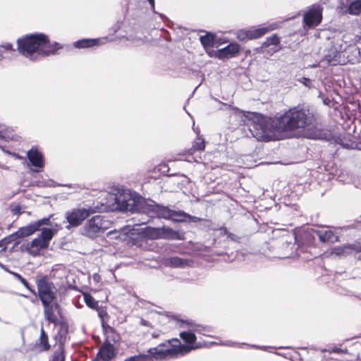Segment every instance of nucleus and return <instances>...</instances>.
Returning a JSON list of instances; mask_svg holds the SVG:
<instances>
[{
  "mask_svg": "<svg viewBox=\"0 0 361 361\" xmlns=\"http://www.w3.org/2000/svg\"><path fill=\"white\" fill-rule=\"evenodd\" d=\"M200 40L204 49L212 48L214 46V35L210 32L201 36Z\"/></svg>",
  "mask_w": 361,
  "mask_h": 361,
  "instance_id": "a878e982",
  "label": "nucleus"
},
{
  "mask_svg": "<svg viewBox=\"0 0 361 361\" xmlns=\"http://www.w3.org/2000/svg\"><path fill=\"white\" fill-rule=\"evenodd\" d=\"M169 264L171 267H184L189 264V261L182 259L179 257H171L168 259Z\"/></svg>",
  "mask_w": 361,
  "mask_h": 361,
  "instance_id": "c85d7f7f",
  "label": "nucleus"
},
{
  "mask_svg": "<svg viewBox=\"0 0 361 361\" xmlns=\"http://www.w3.org/2000/svg\"><path fill=\"white\" fill-rule=\"evenodd\" d=\"M144 235L149 239H160L159 228L147 227L143 231Z\"/></svg>",
  "mask_w": 361,
  "mask_h": 361,
  "instance_id": "c756f323",
  "label": "nucleus"
},
{
  "mask_svg": "<svg viewBox=\"0 0 361 361\" xmlns=\"http://www.w3.org/2000/svg\"><path fill=\"white\" fill-rule=\"evenodd\" d=\"M205 149L204 140L200 137H197L192 142V147L188 149L185 154L189 155L194 154L196 152H202Z\"/></svg>",
  "mask_w": 361,
  "mask_h": 361,
  "instance_id": "412c9836",
  "label": "nucleus"
},
{
  "mask_svg": "<svg viewBox=\"0 0 361 361\" xmlns=\"http://www.w3.org/2000/svg\"><path fill=\"white\" fill-rule=\"evenodd\" d=\"M348 51L352 56L348 55V61L351 63H359L361 61L360 50L357 47H350Z\"/></svg>",
  "mask_w": 361,
  "mask_h": 361,
  "instance_id": "bb28decb",
  "label": "nucleus"
},
{
  "mask_svg": "<svg viewBox=\"0 0 361 361\" xmlns=\"http://www.w3.org/2000/svg\"><path fill=\"white\" fill-rule=\"evenodd\" d=\"M35 283L37 297L43 307L44 319L56 326V323L59 322V317H64L61 307L56 302L58 289L47 275L37 276Z\"/></svg>",
  "mask_w": 361,
  "mask_h": 361,
  "instance_id": "f03ea898",
  "label": "nucleus"
},
{
  "mask_svg": "<svg viewBox=\"0 0 361 361\" xmlns=\"http://www.w3.org/2000/svg\"><path fill=\"white\" fill-rule=\"evenodd\" d=\"M51 345L49 341V335L43 326L40 329V335L36 342L30 347V350L35 353H42L49 351Z\"/></svg>",
  "mask_w": 361,
  "mask_h": 361,
  "instance_id": "ddd939ff",
  "label": "nucleus"
},
{
  "mask_svg": "<svg viewBox=\"0 0 361 361\" xmlns=\"http://www.w3.org/2000/svg\"><path fill=\"white\" fill-rule=\"evenodd\" d=\"M140 207L142 212L147 214L150 217L171 219L173 221L181 222L185 221L187 216H189V214L183 211H175L168 207L156 204L154 202L151 203L141 202Z\"/></svg>",
  "mask_w": 361,
  "mask_h": 361,
  "instance_id": "39448f33",
  "label": "nucleus"
},
{
  "mask_svg": "<svg viewBox=\"0 0 361 361\" xmlns=\"http://www.w3.org/2000/svg\"><path fill=\"white\" fill-rule=\"evenodd\" d=\"M275 28L276 27L274 25H270L267 27H262L258 28H252L248 30L241 29L237 32L236 37L240 42L256 39L263 37L268 32L274 30Z\"/></svg>",
  "mask_w": 361,
  "mask_h": 361,
  "instance_id": "9b49d317",
  "label": "nucleus"
},
{
  "mask_svg": "<svg viewBox=\"0 0 361 361\" xmlns=\"http://www.w3.org/2000/svg\"><path fill=\"white\" fill-rule=\"evenodd\" d=\"M298 81L306 87H310L312 85L311 80L306 77H302Z\"/></svg>",
  "mask_w": 361,
  "mask_h": 361,
  "instance_id": "f704fd0d",
  "label": "nucleus"
},
{
  "mask_svg": "<svg viewBox=\"0 0 361 361\" xmlns=\"http://www.w3.org/2000/svg\"><path fill=\"white\" fill-rule=\"evenodd\" d=\"M54 235V232L52 229L43 228L40 235L25 244V250L32 257L40 255L41 250L49 247Z\"/></svg>",
  "mask_w": 361,
  "mask_h": 361,
  "instance_id": "423d86ee",
  "label": "nucleus"
},
{
  "mask_svg": "<svg viewBox=\"0 0 361 361\" xmlns=\"http://www.w3.org/2000/svg\"><path fill=\"white\" fill-rule=\"evenodd\" d=\"M53 361H65L64 345H59V350L54 353Z\"/></svg>",
  "mask_w": 361,
  "mask_h": 361,
  "instance_id": "473e14b6",
  "label": "nucleus"
},
{
  "mask_svg": "<svg viewBox=\"0 0 361 361\" xmlns=\"http://www.w3.org/2000/svg\"><path fill=\"white\" fill-rule=\"evenodd\" d=\"M317 118L308 106L298 105L271 121L272 128L277 132H292L313 126Z\"/></svg>",
  "mask_w": 361,
  "mask_h": 361,
  "instance_id": "f257e3e1",
  "label": "nucleus"
},
{
  "mask_svg": "<svg viewBox=\"0 0 361 361\" xmlns=\"http://www.w3.org/2000/svg\"><path fill=\"white\" fill-rule=\"evenodd\" d=\"M323 7L319 4H314L303 15L302 27L305 30L314 29L322 21Z\"/></svg>",
  "mask_w": 361,
  "mask_h": 361,
  "instance_id": "1a4fd4ad",
  "label": "nucleus"
},
{
  "mask_svg": "<svg viewBox=\"0 0 361 361\" xmlns=\"http://www.w3.org/2000/svg\"><path fill=\"white\" fill-rule=\"evenodd\" d=\"M62 48L63 46L58 42L51 43L49 36L44 33L25 35L17 40L18 51L27 57L35 53L49 56Z\"/></svg>",
  "mask_w": 361,
  "mask_h": 361,
  "instance_id": "7ed1b4c3",
  "label": "nucleus"
},
{
  "mask_svg": "<svg viewBox=\"0 0 361 361\" xmlns=\"http://www.w3.org/2000/svg\"><path fill=\"white\" fill-rule=\"evenodd\" d=\"M84 301L86 305L92 310H97V308L100 306L99 305V301L96 300L92 295L89 293H83Z\"/></svg>",
  "mask_w": 361,
  "mask_h": 361,
  "instance_id": "cd10ccee",
  "label": "nucleus"
},
{
  "mask_svg": "<svg viewBox=\"0 0 361 361\" xmlns=\"http://www.w3.org/2000/svg\"><path fill=\"white\" fill-rule=\"evenodd\" d=\"M152 337L153 338H157L158 337V334H152Z\"/></svg>",
  "mask_w": 361,
  "mask_h": 361,
  "instance_id": "ea45409f",
  "label": "nucleus"
},
{
  "mask_svg": "<svg viewBox=\"0 0 361 361\" xmlns=\"http://www.w3.org/2000/svg\"><path fill=\"white\" fill-rule=\"evenodd\" d=\"M96 211L92 207L86 208H73L66 212V219L68 223L72 227H77Z\"/></svg>",
  "mask_w": 361,
  "mask_h": 361,
  "instance_id": "f8f14e48",
  "label": "nucleus"
},
{
  "mask_svg": "<svg viewBox=\"0 0 361 361\" xmlns=\"http://www.w3.org/2000/svg\"><path fill=\"white\" fill-rule=\"evenodd\" d=\"M240 51V45L236 42H231L226 47L219 49L216 52V56L219 59L234 57Z\"/></svg>",
  "mask_w": 361,
  "mask_h": 361,
  "instance_id": "dca6fc26",
  "label": "nucleus"
},
{
  "mask_svg": "<svg viewBox=\"0 0 361 361\" xmlns=\"http://www.w3.org/2000/svg\"><path fill=\"white\" fill-rule=\"evenodd\" d=\"M1 47L7 51H16V49L13 48V45L11 43H5V44L1 45Z\"/></svg>",
  "mask_w": 361,
  "mask_h": 361,
  "instance_id": "c9c22d12",
  "label": "nucleus"
},
{
  "mask_svg": "<svg viewBox=\"0 0 361 361\" xmlns=\"http://www.w3.org/2000/svg\"><path fill=\"white\" fill-rule=\"evenodd\" d=\"M185 323H190V321L180 320L178 326L180 328L185 329L180 333V338L186 343L181 344L178 338H172L159 343L162 350H169L173 353L166 357V360L177 358L179 355H185L191 350L202 348L203 345L200 343H196L197 337L195 331L190 330L189 326H183Z\"/></svg>",
  "mask_w": 361,
  "mask_h": 361,
  "instance_id": "20e7f679",
  "label": "nucleus"
},
{
  "mask_svg": "<svg viewBox=\"0 0 361 361\" xmlns=\"http://www.w3.org/2000/svg\"><path fill=\"white\" fill-rule=\"evenodd\" d=\"M161 345H157L150 348L147 350V354L140 353L137 355L130 356L123 361H163L166 360V357L171 355L173 352L169 350H162Z\"/></svg>",
  "mask_w": 361,
  "mask_h": 361,
  "instance_id": "9d476101",
  "label": "nucleus"
},
{
  "mask_svg": "<svg viewBox=\"0 0 361 361\" xmlns=\"http://www.w3.org/2000/svg\"><path fill=\"white\" fill-rule=\"evenodd\" d=\"M37 231V227L33 223L27 226L20 228L16 233L12 235V236L15 235L18 238H23L33 234Z\"/></svg>",
  "mask_w": 361,
  "mask_h": 361,
  "instance_id": "4be33fe9",
  "label": "nucleus"
},
{
  "mask_svg": "<svg viewBox=\"0 0 361 361\" xmlns=\"http://www.w3.org/2000/svg\"><path fill=\"white\" fill-rule=\"evenodd\" d=\"M280 42L279 36L277 34H273L271 36L266 38L265 41L262 42L260 49L264 52L269 47L274 46V47L271 48V51L276 53L282 49L280 46Z\"/></svg>",
  "mask_w": 361,
  "mask_h": 361,
  "instance_id": "f3484780",
  "label": "nucleus"
},
{
  "mask_svg": "<svg viewBox=\"0 0 361 361\" xmlns=\"http://www.w3.org/2000/svg\"><path fill=\"white\" fill-rule=\"evenodd\" d=\"M317 235L322 243H334L336 236L332 231H317Z\"/></svg>",
  "mask_w": 361,
  "mask_h": 361,
  "instance_id": "393cba45",
  "label": "nucleus"
},
{
  "mask_svg": "<svg viewBox=\"0 0 361 361\" xmlns=\"http://www.w3.org/2000/svg\"><path fill=\"white\" fill-rule=\"evenodd\" d=\"M348 12L351 15H360L361 13V0L352 1L348 8Z\"/></svg>",
  "mask_w": 361,
  "mask_h": 361,
  "instance_id": "2f4dec72",
  "label": "nucleus"
},
{
  "mask_svg": "<svg viewBox=\"0 0 361 361\" xmlns=\"http://www.w3.org/2000/svg\"><path fill=\"white\" fill-rule=\"evenodd\" d=\"M348 247L356 252H361V244L360 243L350 245Z\"/></svg>",
  "mask_w": 361,
  "mask_h": 361,
  "instance_id": "e433bc0d",
  "label": "nucleus"
},
{
  "mask_svg": "<svg viewBox=\"0 0 361 361\" xmlns=\"http://www.w3.org/2000/svg\"><path fill=\"white\" fill-rule=\"evenodd\" d=\"M250 123V131L257 140H262L267 135V123L264 116L261 114L253 112L247 116Z\"/></svg>",
  "mask_w": 361,
  "mask_h": 361,
  "instance_id": "0eeeda50",
  "label": "nucleus"
},
{
  "mask_svg": "<svg viewBox=\"0 0 361 361\" xmlns=\"http://www.w3.org/2000/svg\"><path fill=\"white\" fill-rule=\"evenodd\" d=\"M13 276L18 280L30 293L35 295H37V290L35 291L33 286H30L28 281L20 274L16 272H12Z\"/></svg>",
  "mask_w": 361,
  "mask_h": 361,
  "instance_id": "7c9ffc66",
  "label": "nucleus"
},
{
  "mask_svg": "<svg viewBox=\"0 0 361 361\" xmlns=\"http://www.w3.org/2000/svg\"><path fill=\"white\" fill-rule=\"evenodd\" d=\"M27 157L32 166L39 169H43L44 167V156L42 153L39 151L37 147H32L27 152Z\"/></svg>",
  "mask_w": 361,
  "mask_h": 361,
  "instance_id": "2eb2a0df",
  "label": "nucleus"
},
{
  "mask_svg": "<svg viewBox=\"0 0 361 361\" xmlns=\"http://www.w3.org/2000/svg\"><path fill=\"white\" fill-rule=\"evenodd\" d=\"M160 231V239H168V240H180V233L174 231L173 228L164 226L159 228Z\"/></svg>",
  "mask_w": 361,
  "mask_h": 361,
  "instance_id": "aec40b11",
  "label": "nucleus"
},
{
  "mask_svg": "<svg viewBox=\"0 0 361 361\" xmlns=\"http://www.w3.org/2000/svg\"><path fill=\"white\" fill-rule=\"evenodd\" d=\"M183 326H189L190 330H193L195 333L202 334L207 337H212V333L213 330L212 327L209 326H204L200 324H196L193 322L190 321V323H185Z\"/></svg>",
  "mask_w": 361,
  "mask_h": 361,
  "instance_id": "a211bd4d",
  "label": "nucleus"
},
{
  "mask_svg": "<svg viewBox=\"0 0 361 361\" xmlns=\"http://www.w3.org/2000/svg\"><path fill=\"white\" fill-rule=\"evenodd\" d=\"M114 348L112 344L106 343L102 345L97 355L102 361H110L114 356Z\"/></svg>",
  "mask_w": 361,
  "mask_h": 361,
  "instance_id": "6ab92c4d",
  "label": "nucleus"
},
{
  "mask_svg": "<svg viewBox=\"0 0 361 361\" xmlns=\"http://www.w3.org/2000/svg\"><path fill=\"white\" fill-rule=\"evenodd\" d=\"M97 312L98 316L101 319L102 322V326L104 330H106L109 329V330L112 331L113 329L108 324L107 322L110 318V316L109 315L107 312V310L106 307L99 306L97 310H96Z\"/></svg>",
  "mask_w": 361,
  "mask_h": 361,
  "instance_id": "5701e85b",
  "label": "nucleus"
},
{
  "mask_svg": "<svg viewBox=\"0 0 361 361\" xmlns=\"http://www.w3.org/2000/svg\"><path fill=\"white\" fill-rule=\"evenodd\" d=\"M50 224V218H43L39 219L35 222H34L35 226L37 227V231L39 229V227L42 225H49Z\"/></svg>",
  "mask_w": 361,
  "mask_h": 361,
  "instance_id": "72a5a7b5",
  "label": "nucleus"
},
{
  "mask_svg": "<svg viewBox=\"0 0 361 361\" xmlns=\"http://www.w3.org/2000/svg\"><path fill=\"white\" fill-rule=\"evenodd\" d=\"M152 7V8H154L155 6V1L154 0H147Z\"/></svg>",
  "mask_w": 361,
  "mask_h": 361,
  "instance_id": "58836bf2",
  "label": "nucleus"
},
{
  "mask_svg": "<svg viewBox=\"0 0 361 361\" xmlns=\"http://www.w3.org/2000/svg\"><path fill=\"white\" fill-rule=\"evenodd\" d=\"M99 45L98 39H82L73 43V46L78 49L91 48Z\"/></svg>",
  "mask_w": 361,
  "mask_h": 361,
  "instance_id": "b1692460",
  "label": "nucleus"
},
{
  "mask_svg": "<svg viewBox=\"0 0 361 361\" xmlns=\"http://www.w3.org/2000/svg\"><path fill=\"white\" fill-rule=\"evenodd\" d=\"M2 246V241H0V247Z\"/></svg>",
  "mask_w": 361,
  "mask_h": 361,
  "instance_id": "a19ab883",
  "label": "nucleus"
},
{
  "mask_svg": "<svg viewBox=\"0 0 361 361\" xmlns=\"http://www.w3.org/2000/svg\"><path fill=\"white\" fill-rule=\"evenodd\" d=\"M312 353L313 355H316V354H317V353H316L315 352H314V351H313V352H312Z\"/></svg>",
  "mask_w": 361,
  "mask_h": 361,
  "instance_id": "79ce46f5",
  "label": "nucleus"
},
{
  "mask_svg": "<svg viewBox=\"0 0 361 361\" xmlns=\"http://www.w3.org/2000/svg\"><path fill=\"white\" fill-rule=\"evenodd\" d=\"M110 225L111 222L104 216L99 214L89 219L84 229L87 236L95 238L99 233L106 231L110 227Z\"/></svg>",
  "mask_w": 361,
  "mask_h": 361,
  "instance_id": "6e6552de",
  "label": "nucleus"
},
{
  "mask_svg": "<svg viewBox=\"0 0 361 361\" xmlns=\"http://www.w3.org/2000/svg\"><path fill=\"white\" fill-rule=\"evenodd\" d=\"M187 219H189L190 221H191L192 222H199V221H202V219L197 217V216H191L190 214H189V216H187Z\"/></svg>",
  "mask_w": 361,
  "mask_h": 361,
  "instance_id": "4c0bfd02",
  "label": "nucleus"
},
{
  "mask_svg": "<svg viewBox=\"0 0 361 361\" xmlns=\"http://www.w3.org/2000/svg\"><path fill=\"white\" fill-rule=\"evenodd\" d=\"M56 326H59V328L54 336V339L59 345H64L69 333L68 320L65 317H60L59 322L56 323Z\"/></svg>",
  "mask_w": 361,
  "mask_h": 361,
  "instance_id": "4468645a",
  "label": "nucleus"
}]
</instances>
